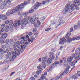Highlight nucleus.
<instances>
[{
    "label": "nucleus",
    "mask_w": 80,
    "mask_h": 80,
    "mask_svg": "<svg viewBox=\"0 0 80 80\" xmlns=\"http://www.w3.org/2000/svg\"><path fill=\"white\" fill-rule=\"evenodd\" d=\"M17 43H19L17 44L16 45H14L13 46V48H11L12 50H13L17 53H18V51L19 53H20V52H23L24 49L26 47L25 46V45H22L21 44L23 43V41H21V42H19V41H17V42H14V43L16 44Z\"/></svg>",
    "instance_id": "f257e3e1"
},
{
    "label": "nucleus",
    "mask_w": 80,
    "mask_h": 80,
    "mask_svg": "<svg viewBox=\"0 0 80 80\" xmlns=\"http://www.w3.org/2000/svg\"><path fill=\"white\" fill-rule=\"evenodd\" d=\"M27 3V2L25 1L23 4H21L20 5H18V7H16L15 8V9L11 10L10 11V13L11 14H13V13H15L16 12H18V11H20L21 9L25 7V5H26Z\"/></svg>",
    "instance_id": "f03ea898"
},
{
    "label": "nucleus",
    "mask_w": 80,
    "mask_h": 80,
    "mask_svg": "<svg viewBox=\"0 0 80 80\" xmlns=\"http://www.w3.org/2000/svg\"><path fill=\"white\" fill-rule=\"evenodd\" d=\"M42 65H43V67H42L41 65H39V66L37 67L38 68L37 70V71L36 72V74L34 76L36 78H38V75H39L42 73V71H43V69H45V68H46L45 62H42Z\"/></svg>",
    "instance_id": "7ed1b4c3"
},
{
    "label": "nucleus",
    "mask_w": 80,
    "mask_h": 80,
    "mask_svg": "<svg viewBox=\"0 0 80 80\" xmlns=\"http://www.w3.org/2000/svg\"><path fill=\"white\" fill-rule=\"evenodd\" d=\"M20 51H18V53L16 52L15 54L12 55L10 58V61H11V62H12V61H13V60H14V59H15L17 56H19V55H20V53H19V52H20Z\"/></svg>",
    "instance_id": "20e7f679"
},
{
    "label": "nucleus",
    "mask_w": 80,
    "mask_h": 80,
    "mask_svg": "<svg viewBox=\"0 0 80 80\" xmlns=\"http://www.w3.org/2000/svg\"><path fill=\"white\" fill-rule=\"evenodd\" d=\"M77 57V55L75 54H73L72 55V56H69L68 58L67 59V61L68 62H72V60H73V58H76Z\"/></svg>",
    "instance_id": "39448f33"
},
{
    "label": "nucleus",
    "mask_w": 80,
    "mask_h": 80,
    "mask_svg": "<svg viewBox=\"0 0 80 80\" xmlns=\"http://www.w3.org/2000/svg\"><path fill=\"white\" fill-rule=\"evenodd\" d=\"M7 4V1L5 0L3 1L2 3L0 2V8L1 9H3L4 7H5Z\"/></svg>",
    "instance_id": "423d86ee"
},
{
    "label": "nucleus",
    "mask_w": 80,
    "mask_h": 80,
    "mask_svg": "<svg viewBox=\"0 0 80 80\" xmlns=\"http://www.w3.org/2000/svg\"><path fill=\"white\" fill-rule=\"evenodd\" d=\"M70 7L68 6H68H67V5H66L65 8V10H64L62 11V13H63L64 14L67 13V12H68V9Z\"/></svg>",
    "instance_id": "0eeeda50"
},
{
    "label": "nucleus",
    "mask_w": 80,
    "mask_h": 80,
    "mask_svg": "<svg viewBox=\"0 0 80 80\" xmlns=\"http://www.w3.org/2000/svg\"><path fill=\"white\" fill-rule=\"evenodd\" d=\"M2 19V20H6L7 19V17L6 15H3L1 14L0 15V20ZM1 21L0 20V22Z\"/></svg>",
    "instance_id": "6e6552de"
},
{
    "label": "nucleus",
    "mask_w": 80,
    "mask_h": 80,
    "mask_svg": "<svg viewBox=\"0 0 80 80\" xmlns=\"http://www.w3.org/2000/svg\"><path fill=\"white\" fill-rule=\"evenodd\" d=\"M18 26H20V20H16V22L13 24V26L14 27H17Z\"/></svg>",
    "instance_id": "1a4fd4ad"
},
{
    "label": "nucleus",
    "mask_w": 80,
    "mask_h": 80,
    "mask_svg": "<svg viewBox=\"0 0 80 80\" xmlns=\"http://www.w3.org/2000/svg\"><path fill=\"white\" fill-rule=\"evenodd\" d=\"M48 55H49V58H51L52 60H53L55 59V56L53 55L52 54V53L51 52H48Z\"/></svg>",
    "instance_id": "9d476101"
},
{
    "label": "nucleus",
    "mask_w": 80,
    "mask_h": 80,
    "mask_svg": "<svg viewBox=\"0 0 80 80\" xmlns=\"http://www.w3.org/2000/svg\"><path fill=\"white\" fill-rule=\"evenodd\" d=\"M41 5V3L39 2H37L36 3V5L34 6L33 8V9H35V10H37V8H38V7H40Z\"/></svg>",
    "instance_id": "9b49d317"
},
{
    "label": "nucleus",
    "mask_w": 80,
    "mask_h": 80,
    "mask_svg": "<svg viewBox=\"0 0 80 80\" xmlns=\"http://www.w3.org/2000/svg\"><path fill=\"white\" fill-rule=\"evenodd\" d=\"M73 61V62H71L69 63V65L71 67H73V66H75V63H77V61Z\"/></svg>",
    "instance_id": "f8f14e48"
},
{
    "label": "nucleus",
    "mask_w": 80,
    "mask_h": 80,
    "mask_svg": "<svg viewBox=\"0 0 80 80\" xmlns=\"http://www.w3.org/2000/svg\"><path fill=\"white\" fill-rule=\"evenodd\" d=\"M15 51H11V52H8L7 54L9 56H10V55H14L15 53H16V52H15Z\"/></svg>",
    "instance_id": "ddd939ff"
},
{
    "label": "nucleus",
    "mask_w": 80,
    "mask_h": 80,
    "mask_svg": "<svg viewBox=\"0 0 80 80\" xmlns=\"http://www.w3.org/2000/svg\"><path fill=\"white\" fill-rule=\"evenodd\" d=\"M8 36V35L7 34V33H3L1 35V37L2 38H3V39L6 38Z\"/></svg>",
    "instance_id": "4468645a"
},
{
    "label": "nucleus",
    "mask_w": 80,
    "mask_h": 80,
    "mask_svg": "<svg viewBox=\"0 0 80 80\" xmlns=\"http://www.w3.org/2000/svg\"><path fill=\"white\" fill-rule=\"evenodd\" d=\"M34 40H35V37H31L30 39L28 38V42H31V43H33Z\"/></svg>",
    "instance_id": "2eb2a0df"
},
{
    "label": "nucleus",
    "mask_w": 80,
    "mask_h": 80,
    "mask_svg": "<svg viewBox=\"0 0 80 80\" xmlns=\"http://www.w3.org/2000/svg\"><path fill=\"white\" fill-rule=\"evenodd\" d=\"M8 28H9V29L11 28L10 26H7V28H6L4 29V32H8Z\"/></svg>",
    "instance_id": "dca6fc26"
},
{
    "label": "nucleus",
    "mask_w": 80,
    "mask_h": 80,
    "mask_svg": "<svg viewBox=\"0 0 80 80\" xmlns=\"http://www.w3.org/2000/svg\"><path fill=\"white\" fill-rule=\"evenodd\" d=\"M80 39V36H79L78 37L77 36L76 38H72L70 40H71V42H72V40H73V41H74L76 40H79Z\"/></svg>",
    "instance_id": "f3484780"
},
{
    "label": "nucleus",
    "mask_w": 80,
    "mask_h": 80,
    "mask_svg": "<svg viewBox=\"0 0 80 80\" xmlns=\"http://www.w3.org/2000/svg\"><path fill=\"white\" fill-rule=\"evenodd\" d=\"M67 6H68V7H69V9H68V10H72V11H73L74 10H75V8H74V7H72V5H71V6H70V5H67Z\"/></svg>",
    "instance_id": "a211bd4d"
},
{
    "label": "nucleus",
    "mask_w": 80,
    "mask_h": 80,
    "mask_svg": "<svg viewBox=\"0 0 80 80\" xmlns=\"http://www.w3.org/2000/svg\"><path fill=\"white\" fill-rule=\"evenodd\" d=\"M72 7H74L76 9V10H79V8L78 7V6L77 5H75L74 4H72Z\"/></svg>",
    "instance_id": "6ab92c4d"
},
{
    "label": "nucleus",
    "mask_w": 80,
    "mask_h": 80,
    "mask_svg": "<svg viewBox=\"0 0 80 80\" xmlns=\"http://www.w3.org/2000/svg\"><path fill=\"white\" fill-rule=\"evenodd\" d=\"M76 53H78V54H77L78 57H80V51L79 49L77 48L76 49Z\"/></svg>",
    "instance_id": "aec40b11"
},
{
    "label": "nucleus",
    "mask_w": 80,
    "mask_h": 80,
    "mask_svg": "<svg viewBox=\"0 0 80 80\" xmlns=\"http://www.w3.org/2000/svg\"><path fill=\"white\" fill-rule=\"evenodd\" d=\"M48 65H51L52 63V60L50 58H49L48 59Z\"/></svg>",
    "instance_id": "412c9836"
},
{
    "label": "nucleus",
    "mask_w": 80,
    "mask_h": 80,
    "mask_svg": "<svg viewBox=\"0 0 80 80\" xmlns=\"http://www.w3.org/2000/svg\"><path fill=\"white\" fill-rule=\"evenodd\" d=\"M46 78V76L42 74L41 75V77L40 78V79L41 80H45Z\"/></svg>",
    "instance_id": "4be33fe9"
},
{
    "label": "nucleus",
    "mask_w": 80,
    "mask_h": 80,
    "mask_svg": "<svg viewBox=\"0 0 80 80\" xmlns=\"http://www.w3.org/2000/svg\"><path fill=\"white\" fill-rule=\"evenodd\" d=\"M75 55H76L77 56L75 58H75V59L74 61H75V62H76V63H77V61L80 60V58H79V57H78V56H77V54L76 53L75 54Z\"/></svg>",
    "instance_id": "5701e85b"
},
{
    "label": "nucleus",
    "mask_w": 80,
    "mask_h": 80,
    "mask_svg": "<svg viewBox=\"0 0 80 80\" xmlns=\"http://www.w3.org/2000/svg\"><path fill=\"white\" fill-rule=\"evenodd\" d=\"M65 37L66 38H67V39H68V40H67V42H68V43H70V42H71V40H70V39H69V38H70L69 36H68L67 35H66L65 36Z\"/></svg>",
    "instance_id": "b1692460"
},
{
    "label": "nucleus",
    "mask_w": 80,
    "mask_h": 80,
    "mask_svg": "<svg viewBox=\"0 0 80 80\" xmlns=\"http://www.w3.org/2000/svg\"><path fill=\"white\" fill-rule=\"evenodd\" d=\"M73 3H74L75 4H77L78 5H80V2H78V0H74Z\"/></svg>",
    "instance_id": "393cba45"
},
{
    "label": "nucleus",
    "mask_w": 80,
    "mask_h": 80,
    "mask_svg": "<svg viewBox=\"0 0 80 80\" xmlns=\"http://www.w3.org/2000/svg\"><path fill=\"white\" fill-rule=\"evenodd\" d=\"M77 73H76L75 75H73L72 77V79H77V76L78 77V76H77Z\"/></svg>",
    "instance_id": "a878e982"
},
{
    "label": "nucleus",
    "mask_w": 80,
    "mask_h": 80,
    "mask_svg": "<svg viewBox=\"0 0 80 80\" xmlns=\"http://www.w3.org/2000/svg\"><path fill=\"white\" fill-rule=\"evenodd\" d=\"M13 23V21L11 20L9 21V25H10L9 26H10L11 27H12V25Z\"/></svg>",
    "instance_id": "bb28decb"
},
{
    "label": "nucleus",
    "mask_w": 80,
    "mask_h": 80,
    "mask_svg": "<svg viewBox=\"0 0 80 80\" xmlns=\"http://www.w3.org/2000/svg\"><path fill=\"white\" fill-rule=\"evenodd\" d=\"M65 72H63L62 74H61L60 76H59L60 79H62V77H63V76H64V75H65Z\"/></svg>",
    "instance_id": "cd10ccee"
},
{
    "label": "nucleus",
    "mask_w": 80,
    "mask_h": 80,
    "mask_svg": "<svg viewBox=\"0 0 80 80\" xmlns=\"http://www.w3.org/2000/svg\"><path fill=\"white\" fill-rule=\"evenodd\" d=\"M30 22L32 23V24L34 23H35V21L33 20V19L32 18H30Z\"/></svg>",
    "instance_id": "c85d7f7f"
},
{
    "label": "nucleus",
    "mask_w": 80,
    "mask_h": 80,
    "mask_svg": "<svg viewBox=\"0 0 80 80\" xmlns=\"http://www.w3.org/2000/svg\"><path fill=\"white\" fill-rule=\"evenodd\" d=\"M28 12H25L24 14H22L23 16H24L25 17H27V16L28 15Z\"/></svg>",
    "instance_id": "c756f323"
},
{
    "label": "nucleus",
    "mask_w": 80,
    "mask_h": 80,
    "mask_svg": "<svg viewBox=\"0 0 80 80\" xmlns=\"http://www.w3.org/2000/svg\"><path fill=\"white\" fill-rule=\"evenodd\" d=\"M1 47L3 50H5V48H6V46L4 45H2Z\"/></svg>",
    "instance_id": "7c9ffc66"
},
{
    "label": "nucleus",
    "mask_w": 80,
    "mask_h": 80,
    "mask_svg": "<svg viewBox=\"0 0 80 80\" xmlns=\"http://www.w3.org/2000/svg\"><path fill=\"white\" fill-rule=\"evenodd\" d=\"M11 10H11L10 11V12L8 11L6 13V15H7V16H9V15H10V13L11 15H12V14H11V12H10V11Z\"/></svg>",
    "instance_id": "2f4dec72"
},
{
    "label": "nucleus",
    "mask_w": 80,
    "mask_h": 80,
    "mask_svg": "<svg viewBox=\"0 0 80 80\" xmlns=\"http://www.w3.org/2000/svg\"><path fill=\"white\" fill-rule=\"evenodd\" d=\"M63 63L64 65H65V66L66 67H67V66L68 65V62H67V61H64L63 62Z\"/></svg>",
    "instance_id": "473e14b6"
},
{
    "label": "nucleus",
    "mask_w": 80,
    "mask_h": 80,
    "mask_svg": "<svg viewBox=\"0 0 80 80\" xmlns=\"http://www.w3.org/2000/svg\"><path fill=\"white\" fill-rule=\"evenodd\" d=\"M68 72V69H66L65 70L64 73L65 74H67V73Z\"/></svg>",
    "instance_id": "72a5a7b5"
},
{
    "label": "nucleus",
    "mask_w": 80,
    "mask_h": 80,
    "mask_svg": "<svg viewBox=\"0 0 80 80\" xmlns=\"http://www.w3.org/2000/svg\"><path fill=\"white\" fill-rule=\"evenodd\" d=\"M80 26V24H78V25H77L76 26H75L74 27V28L75 29V30H76V29H77V28H78V27Z\"/></svg>",
    "instance_id": "f704fd0d"
},
{
    "label": "nucleus",
    "mask_w": 80,
    "mask_h": 80,
    "mask_svg": "<svg viewBox=\"0 0 80 80\" xmlns=\"http://www.w3.org/2000/svg\"><path fill=\"white\" fill-rule=\"evenodd\" d=\"M62 61H63V62H65L67 61V58L65 57L63 58H62Z\"/></svg>",
    "instance_id": "c9c22d12"
},
{
    "label": "nucleus",
    "mask_w": 80,
    "mask_h": 80,
    "mask_svg": "<svg viewBox=\"0 0 80 80\" xmlns=\"http://www.w3.org/2000/svg\"><path fill=\"white\" fill-rule=\"evenodd\" d=\"M42 60L43 61V62H46L47 61V58H44V57H42Z\"/></svg>",
    "instance_id": "e433bc0d"
},
{
    "label": "nucleus",
    "mask_w": 80,
    "mask_h": 80,
    "mask_svg": "<svg viewBox=\"0 0 80 80\" xmlns=\"http://www.w3.org/2000/svg\"><path fill=\"white\" fill-rule=\"evenodd\" d=\"M59 63H60V62L58 61H56L54 62V64L55 65H58Z\"/></svg>",
    "instance_id": "4c0bfd02"
},
{
    "label": "nucleus",
    "mask_w": 80,
    "mask_h": 80,
    "mask_svg": "<svg viewBox=\"0 0 80 80\" xmlns=\"http://www.w3.org/2000/svg\"><path fill=\"white\" fill-rule=\"evenodd\" d=\"M28 35L29 36H32L33 35V33L31 32H29L28 33Z\"/></svg>",
    "instance_id": "58836bf2"
},
{
    "label": "nucleus",
    "mask_w": 80,
    "mask_h": 80,
    "mask_svg": "<svg viewBox=\"0 0 80 80\" xmlns=\"http://www.w3.org/2000/svg\"><path fill=\"white\" fill-rule=\"evenodd\" d=\"M33 12H34V10L32 9L29 10V13H33Z\"/></svg>",
    "instance_id": "ea45409f"
},
{
    "label": "nucleus",
    "mask_w": 80,
    "mask_h": 80,
    "mask_svg": "<svg viewBox=\"0 0 80 80\" xmlns=\"http://www.w3.org/2000/svg\"><path fill=\"white\" fill-rule=\"evenodd\" d=\"M37 30V28H34L32 30L33 32H35Z\"/></svg>",
    "instance_id": "a19ab883"
},
{
    "label": "nucleus",
    "mask_w": 80,
    "mask_h": 80,
    "mask_svg": "<svg viewBox=\"0 0 80 80\" xmlns=\"http://www.w3.org/2000/svg\"><path fill=\"white\" fill-rule=\"evenodd\" d=\"M34 21L35 22H37V21H38V18L37 17H36L34 18Z\"/></svg>",
    "instance_id": "79ce46f5"
},
{
    "label": "nucleus",
    "mask_w": 80,
    "mask_h": 80,
    "mask_svg": "<svg viewBox=\"0 0 80 80\" xmlns=\"http://www.w3.org/2000/svg\"><path fill=\"white\" fill-rule=\"evenodd\" d=\"M5 24H3L1 26V28H5Z\"/></svg>",
    "instance_id": "37998d69"
},
{
    "label": "nucleus",
    "mask_w": 80,
    "mask_h": 80,
    "mask_svg": "<svg viewBox=\"0 0 80 80\" xmlns=\"http://www.w3.org/2000/svg\"><path fill=\"white\" fill-rule=\"evenodd\" d=\"M59 79H60V77L56 76V77H55V79L56 80H58Z\"/></svg>",
    "instance_id": "c03bdc74"
},
{
    "label": "nucleus",
    "mask_w": 80,
    "mask_h": 80,
    "mask_svg": "<svg viewBox=\"0 0 80 80\" xmlns=\"http://www.w3.org/2000/svg\"><path fill=\"white\" fill-rule=\"evenodd\" d=\"M10 43H11L12 45H13V39H10Z\"/></svg>",
    "instance_id": "a18cd8bd"
},
{
    "label": "nucleus",
    "mask_w": 80,
    "mask_h": 80,
    "mask_svg": "<svg viewBox=\"0 0 80 80\" xmlns=\"http://www.w3.org/2000/svg\"><path fill=\"white\" fill-rule=\"evenodd\" d=\"M77 75L78 77H80V71H78L77 72Z\"/></svg>",
    "instance_id": "49530a36"
},
{
    "label": "nucleus",
    "mask_w": 80,
    "mask_h": 80,
    "mask_svg": "<svg viewBox=\"0 0 80 80\" xmlns=\"http://www.w3.org/2000/svg\"><path fill=\"white\" fill-rule=\"evenodd\" d=\"M23 23L24 25H26L28 23V21H27L26 20H25L24 21Z\"/></svg>",
    "instance_id": "de8ad7c7"
},
{
    "label": "nucleus",
    "mask_w": 80,
    "mask_h": 80,
    "mask_svg": "<svg viewBox=\"0 0 80 80\" xmlns=\"http://www.w3.org/2000/svg\"><path fill=\"white\" fill-rule=\"evenodd\" d=\"M25 17H26V19L28 20H30V18H31L29 16H26Z\"/></svg>",
    "instance_id": "09e8293b"
},
{
    "label": "nucleus",
    "mask_w": 80,
    "mask_h": 80,
    "mask_svg": "<svg viewBox=\"0 0 80 80\" xmlns=\"http://www.w3.org/2000/svg\"><path fill=\"white\" fill-rule=\"evenodd\" d=\"M58 22L60 23H61V22H62V18H59L58 20Z\"/></svg>",
    "instance_id": "8fccbe9b"
},
{
    "label": "nucleus",
    "mask_w": 80,
    "mask_h": 80,
    "mask_svg": "<svg viewBox=\"0 0 80 80\" xmlns=\"http://www.w3.org/2000/svg\"><path fill=\"white\" fill-rule=\"evenodd\" d=\"M51 30V28H48L45 29V31L46 32H48V31H49V30Z\"/></svg>",
    "instance_id": "3c124183"
},
{
    "label": "nucleus",
    "mask_w": 80,
    "mask_h": 80,
    "mask_svg": "<svg viewBox=\"0 0 80 80\" xmlns=\"http://www.w3.org/2000/svg\"><path fill=\"white\" fill-rule=\"evenodd\" d=\"M5 58L6 59H9L10 58V56H8V55H6L5 56Z\"/></svg>",
    "instance_id": "603ef678"
},
{
    "label": "nucleus",
    "mask_w": 80,
    "mask_h": 80,
    "mask_svg": "<svg viewBox=\"0 0 80 80\" xmlns=\"http://www.w3.org/2000/svg\"><path fill=\"white\" fill-rule=\"evenodd\" d=\"M37 23L38 25H41V22L39 21H37Z\"/></svg>",
    "instance_id": "864d4df0"
},
{
    "label": "nucleus",
    "mask_w": 80,
    "mask_h": 80,
    "mask_svg": "<svg viewBox=\"0 0 80 80\" xmlns=\"http://www.w3.org/2000/svg\"><path fill=\"white\" fill-rule=\"evenodd\" d=\"M9 42H10V40L9 39H7L6 41V43L7 44H8V43H9Z\"/></svg>",
    "instance_id": "5fc2aeb1"
},
{
    "label": "nucleus",
    "mask_w": 80,
    "mask_h": 80,
    "mask_svg": "<svg viewBox=\"0 0 80 80\" xmlns=\"http://www.w3.org/2000/svg\"><path fill=\"white\" fill-rule=\"evenodd\" d=\"M24 24V23H23V20H22L21 22V23H20V25H21L22 26H23Z\"/></svg>",
    "instance_id": "6e6d98bb"
},
{
    "label": "nucleus",
    "mask_w": 80,
    "mask_h": 80,
    "mask_svg": "<svg viewBox=\"0 0 80 80\" xmlns=\"http://www.w3.org/2000/svg\"><path fill=\"white\" fill-rule=\"evenodd\" d=\"M29 44V43H28V42H27L25 43V44H24L23 45H24L25 47H26V45H28Z\"/></svg>",
    "instance_id": "4d7b16f0"
},
{
    "label": "nucleus",
    "mask_w": 80,
    "mask_h": 80,
    "mask_svg": "<svg viewBox=\"0 0 80 80\" xmlns=\"http://www.w3.org/2000/svg\"><path fill=\"white\" fill-rule=\"evenodd\" d=\"M8 49H7L5 50V51H4V53H8Z\"/></svg>",
    "instance_id": "13d9d810"
},
{
    "label": "nucleus",
    "mask_w": 80,
    "mask_h": 80,
    "mask_svg": "<svg viewBox=\"0 0 80 80\" xmlns=\"http://www.w3.org/2000/svg\"><path fill=\"white\" fill-rule=\"evenodd\" d=\"M5 43L4 41L0 40V43L2 44V43Z\"/></svg>",
    "instance_id": "bf43d9fd"
},
{
    "label": "nucleus",
    "mask_w": 80,
    "mask_h": 80,
    "mask_svg": "<svg viewBox=\"0 0 80 80\" xmlns=\"http://www.w3.org/2000/svg\"><path fill=\"white\" fill-rule=\"evenodd\" d=\"M5 23L6 25L8 24V23L9 24V21L8 20L6 21Z\"/></svg>",
    "instance_id": "052dcab7"
},
{
    "label": "nucleus",
    "mask_w": 80,
    "mask_h": 80,
    "mask_svg": "<svg viewBox=\"0 0 80 80\" xmlns=\"http://www.w3.org/2000/svg\"><path fill=\"white\" fill-rule=\"evenodd\" d=\"M64 42H67V40L65 38H63V40Z\"/></svg>",
    "instance_id": "680f3d73"
},
{
    "label": "nucleus",
    "mask_w": 80,
    "mask_h": 80,
    "mask_svg": "<svg viewBox=\"0 0 80 80\" xmlns=\"http://www.w3.org/2000/svg\"><path fill=\"white\" fill-rule=\"evenodd\" d=\"M7 63V61L6 60H5L3 62V63L4 64H6Z\"/></svg>",
    "instance_id": "e2e57ef3"
},
{
    "label": "nucleus",
    "mask_w": 80,
    "mask_h": 80,
    "mask_svg": "<svg viewBox=\"0 0 80 80\" xmlns=\"http://www.w3.org/2000/svg\"><path fill=\"white\" fill-rule=\"evenodd\" d=\"M0 55H1L2 58H3V56H4V54L3 53H0Z\"/></svg>",
    "instance_id": "0e129e2a"
},
{
    "label": "nucleus",
    "mask_w": 80,
    "mask_h": 80,
    "mask_svg": "<svg viewBox=\"0 0 80 80\" xmlns=\"http://www.w3.org/2000/svg\"><path fill=\"white\" fill-rule=\"evenodd\" d=\"M73 28H71L70 29V31L71 32H73Z\"/></svg>",
    "instance_id": "69168bd1"
},
{
    "label": "nucleus",
    "mask_w": 80,
    "mask_h": 80,
    "mask_svg": "<svg viewBox=\"0 0 80 80\" xmlns=\"http://www.w3.org/2000/svg\"><path fill=\"white\" fill-rule=\"evenodd\" d=\"M1 32H4V29L3 28H1Z\"/></svg>",
    "instance_id": "338daca9"
},
{
    "label": "nucleus",
    "mask_w": 80,
    "mask_h": 80,
    "mask_svg": "<svg viewBox=\"0 0 80 80\" xmlns=\"http://www.w3.org/2000/svg\"><path fill=\"white\" fill-rule=\"evenodd\" d=\"M31 80H35V78L34 77H32L31 78Z\"/></svg>",
    "instance_id": "774afa93"
}]
</instances>
